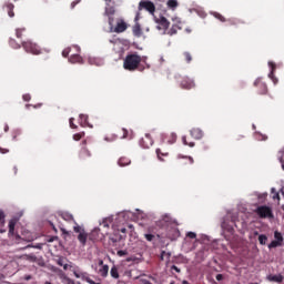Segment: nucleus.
Listing matches in <instances>:
<instances>
[{
  "label": "nucleus",
  "instance_id": "1",
  "mask_svg": "<svg viewBox=\"0 0 284 284\" xmlns=\"http://www.w3.org/2000/svg\"><path fill=\"white\" fill-rule=\"evenodd\" d=\"M141 62H142L141 55H139L138 53H131V54H128L126 58L124 59L123 68L125 71H129V72H134L136 70H139L140 72H143L144 68L140 67Z\"/></svg>",
  "mask_w": 284,
  "mask_h": 284
},
{
  "label": "nucleus",
  "instance_id": "2",
  "mask_svg": "<svg viewBox=\"0 0 284 284\" xmlns=\"http://www.w3.org/2000/svg\"><path fill=\"white\" fill-rule=\"evenodd\" d=\"M255 214L257 215V217H260L262 220H266V219L274 220L275 219L272 207L267 206V205L257 206V209H255Z\"/></svg>",
  "mask_w": 284,
  "mask_h": 284
},
{
  "label": "nucleus",
  "instance_id": "3",
  "mask_svg": "<svg viewBox=\"0 0 284 284\" xmlns=\"http://www.w3.org/2000/svg\"><path fill=\"white\" fill-rule=\"evenodd\" d=\"M22 48L24 49V51L27 53H30L32 55H41L42 54V51H41L40 47L37 43H34L30 40L23 41L22 42Z\"/></svg>",
  "mask_w": 284,
  "mask_h": 284
},
{
  "label": "nucleus",
  "instance_id": "4",
  "mask_svg": "<svg viewBox=\"0 0 284 284\" xmlns=\"http://www.w3.org/2000/svg\"><path fill=\"white\" fill-rule=\"evenodd\" d=\"M274 237H275V240L271 241V243L268 245V250L283 246L284 236L282 235V233L280 231L274 232Z\"/></svg>",
  "mask_w": 284,
  "mask_h": 284
},
{
  "label": "nucleus",
  "instance_id": "5",
  "mask_svg": "<svg viewBox=\"0 0 284 284\" xmlns=\"http://www.w3.org/2000/svg\"><path fill=\"white\" fill-rule=\"evenodd\" d=\"M141 10H146L148 12H150V14H154V12H155V4L152 1L142 0L139 3V11L141 12Z\"/></svg>",
  "mask_w": 284,
  "mask_h": 284
},
{
  "label": "nucleus",
  "instance_id": "6",
  "mask_svg": "<svg viewBox=\"0 0 284 284\" xmlns=\"http://www.w3.org/2000/svg\"><path fill=\"white\" fill-rule=\"evenodd\" d=\"M155 22L159 24L158 30H165L166 31L170 27V22L163 16H161L160 18H155Z\"/></svg>",
  "mask_w": 284,
  "mask_h": 284
},
{
  "label": "nucleus",
  "instance_id": "7",
  "mask_svg": "<svg viewBox=\"0 0 284 284\" xmlns=\"http://www.w3.org/2000/svg\"><path fill=\"white\" fill-rule=\"evenodd\" d=\"M154 141L151 136V134L146 133L145 136H143L140 141V145L143 149H150L153 145Z\"/></svg>",
  "mask_w": 284,
  "mask_h": 284
},
{
  "label": "nucleus",
  "instance_id": "8",
  "mask_svg": "<svg viewBox=\"0 0 284 284\" xmlns=\"http://www.w3.org/2000/svg\"><path fill=\"white\" fill-rule=\"evenodd\" d=\"M16 241L19 242V241H24V242H28V243H31L34 241V236L32 235L31 232H23L22 233V236H20L19 234H16Z\"/></svg>",
  "mask_w": 284,
  "mask_h": 284
},
{
  "label": "nucleus",
  "instance_id": "9",
  "mask_svg": "<svg viewBox=\"0 0 284 284\" xmlns=\"http://www.w3.org/2000/svg\"><path fill=\"white\" fill-rule=\"evenodd\" d=\"M181 88L183 90H192L195 88V82L192 79L185 77L181 81Z\"/></svg>",
  "mask_w": 284,
  "mask_h": 284
},
{
  "label": "nucleus",
  "instance_id": "10",
  "mask_svg": "<svg viewBox=\"0 0 284 284\" xmlns=\"http://www.w3.org/2000/svg\"><path fill=\"white\" fill-rule=\"evenodd\" d=\"M254 85L255 88L260 89V95L267 94V84L264 83L261 79L255 80Z\"/></svg>",
  "mask_w": 284,
  "mask_h": 284
},
{
  "label": "nucleus",
  "instance_id": "11",
  "mask_svg": "<svg viewBox=\"0 0 284 284\" xmlns=\"http://www.w3.org/2000/svg\"><path fill=\"white\" fill-rule=\"evenodd\" d=\"M180 231L178 227H171L166 234V237L171 241H176L180 237Z\"/></svg>",
  "mask_w": 284,
  "mask_h": 284
},
{
  "label": "nucleus",
  "instance_id": "12",
  "mask_svg": "<svg viewBox=\"0 0 284 284\" xmlns=\"http://www.w3.org/2000/svg\"><path fill=\"white\" fill-rule=\"evenodd\" d=\"M268 68H271V73H268V78L273 80V84L278 83V79L275 78L274 72L276 71V63L273 61H268Z\"/></svg>",
  "mask_w": 284,
  "mask_h": 284
},
{
  "label": "nucleus",
  "instance_id": "13",
  "mask_svg": "<svg viewBox=\"0 0 284 284\" xmlns=\"http://www.w3.org/2000/svg\"><path fill=\"white\" fill-rule=\"evenodd\" d=\"M266 280L271 283L281 284L284 281V276L282 274H268V276H266Z\"/></svg>",
  "mask_w": 284,
  "mask_h": 284
},
{
  "label": "nucleus",
  "instance_id": "14",
  "mask_svg": "<svg viewBox=\"0 0 284 284\" xmlns=\"http://www.w3.org/2000/svg\"><path fill=\"white\" fill-rule=\"evenodd\" d=\"M125 30H128V24L124 22L123 19H119L114 32L120 34L121 32H125Z\"/></svg>",
  "mask_w": 284,
  "mask_h": 284
},
{
  "label": "nucleus",
  "instance_id": "15",
  "mask_svg": "<svg viewBox=\"0 0 284 284\" xmlns=\"http://www.w3.org/2000/svg\"><path fill=\"white\" fill-rule=\"evenodd\" d=\"M72 272L77 278H80L84 282H88V280L90 278V275L88 274V272H82L80 270H72Z\"/></svg>",
  "mask_w": 284,
  "mask_h": 284
},
{
  "label": "nucleus",
  "instance_id": "16",
  "mask_svg": "<svg viewBox=\"0 0 284 284\" xmlns=\"http://www.w3.org/2000/svg\"><path fill=\"white\" fill-rule=\"evenodd\" d=\"M90 158H91L90 151L88 150V148L83 146V148L81 149V151L79 152V159H80L82 162H84V161H87V160L90 159Z\"/></svg>",
  "mask_w": 284,
  "mask_h": 284
},
{
  "label": "nucleus",
  "instance_id": "17",
  "mask_svg": "<svg viewBox=\"0 0 284 284\" xmlns=\"http://www.w3.org/2000/svg\"><path fill=\"white\" fill-rule=\"evenodd\" d=\"M191 136L195 140H202V138L204 136V133L201 129L194 128L191 130Z\"/></svg>",
  "mask_w": 284,
  "mask_h": 284
},
{
  "label": "nucleus",
  "instance_id": "18",
  "mask_svg": "<svg viewBox=\"0 0 284 284\" xmlns=\"http://www.w3.org/2000/svg\"><path fill=\"white\" fill-rule=\"evenodd\" d=\"M71 64H84V61L80 54H72L69 59Z\"/></svg>",
  "mask_w": 284,
  "mask_h": 284
},
{
  "label": "nucleus",
  "instance_id": "19",
  "mask_svg": "<svg viewBox=\"0 0 284 284\" xmlns=\"http://www.w3.org/2000/svg\"><path fill=\"white\" fill-rule=\"evenodd\" d=\"M78 241L82 244V246L87 245L88 233L84 230H82V232L78 235Z\"/></svg>",
  "mask_w": 284,
  "mask_h": 284
},
{
  "label": "nucleus",
  "instance_id": "20",
  "mask_svg": "<svg viewBox=\"0 0 284 284\" xmlns=\"http://www.w3.org/2000/svg\"><path fill=\"white\" fill-rule=\"evenodd\" d=\"M118 164L121 168H125V166H129L131 164V160L126 156H121Z\"/></svg>",
  "mask_w": 284,
  "mask_h": 284
},
{
  "label": "nucleus",
  "instance_id": "21",
  "mask_svg": "<svg viewBox=\"0 0 284 284\" xmlns=\"http://www.w3.org/2000/svg\"><path fill=\"white\" fill-rule=\"evenodd\" d=\"M4 8H7V12H8L9 17L13 18L14 17V12H13L14 4L11 2H7L4 4Z\"/></svg>",
  "mask_w": 284,
  "mask_h": 284
},
{
  "label": "nucleus",
  "instance_id": "22",
  "mask_svg": "<svg viewBox=\"0 0 284 284\" xmlns=\"http://www.w3.org/2000/svg\"><path fill=\"white\" fill-rule=\"evenodd\" d=\"M124 239H125V235L119 234V231H118V232H115V233L113 234V236L111 237V242H112V243H118V242H121V241L124 240Z\"/></svg>",
  "mask_w": 284,
  "mask_h": 284
},
{
  "label": "nucleus",
  "instance_id": "23",
  "mask_svg": "<svg viewBox=\"0 0 284 284\" xmlns=\"http://www.w3.org/2000/svg\"><path fill=\"white\" fill-rule=\"evenodd\" d=\"M16 220H10L9 222V236H16L14 229H16Z\"/></svg>",
  "mask_w": 284,
  "mask_h": 284
},
{
  "label": "nucleus",
  "instance_id": "24",
  "mask_svg": "<svg viewBox=\"0 0 284 284\" xmlns=\"http://www.w3.org/2000/svg\"><path fill=\"white\" fill-rule=\"evenodd\" d=\"M89 116L87 114H80V125L82 128L89 126Z\"/></svg>",
  "mask_w": 284,
  "mask_h": 284
},
{
  "label": "nucleus",
  "instance_id": "25",
  "mask_svg": "<svg viewBox=\"0 0 284 284\" xmlns=\"http://www.w3.org/2000/svg\"><path fill=\"white\" fill-rule=\"evenodd\" d=\"M133 34L134 37H142V29L139 22L133 27Z\"/></svg>",
  "mask_w": 284,
  "mask_h": 284
},
{
  "label": "nucleus",
  "instance_id": "26",
  "mask_svg": "<svg viewBox=\"0 0 284 284\" xmlns=\"http://www.w3.org/2000/svg\"><path fill=\"white\" fill-rule=\"evenodd\" d=\"M156 155H158V158H159V160L161 162H164L163 158H168L169 156V152H162L161 149H156Z\"/></svg>",
  "mask_w": 284,
  "mask_h": 284
},
{
  "label": "nucleus",
  "instance_id": "27",
  "mask_svg": "<svg viewBox=\"0 0 284 284\" xmlns=\"http://www.w3.org/2000/svg\"><path fill=\"white\" fill-rule=\"evenodd\" d=\"M6 215L3 213L2 210H0V227L4 226L6 220H4ZM0 233L3 234L6 233V230L0 229Z\"/></svg>",
  "mask_w": 284,
  "mask_h": 284
},
{
  "label": "nucleus",
  "instance_id": "28",
  "mask_svg": "<svg viewBox=\"0 0 284 284\" xmlns=\"http://www.w3.org/2000/svg\"><path fill=\"white\" fill-rule=\"evenodd\" d=\"M61 217H62V220H64L65 222H71V221L75 222L73 215L70 214V213H68V212L62 213V214H61Z\"/></svg>",
  "mask_w": 284,
  "mask_h": 284
},
{
  "label": "nucleus",
  "instance_id": "29",
  "mask_svg": "<svg viewBox=\"0 0 284 284\" xmlns=\"http://www.w3.org/2000/svg\"><path fill=\"white\" fill-rule=\"evenodd\" d=\"M178 30H181V27L179 24H173L172 28L168 31V34L173 37V34L178 33Z\"/></svg>",
  "mask_w": 284,
  "mask_h": 284
},
{
  "label": "nucleus",
  "instance_id": "30",
  "mask_svg": "<svg viewBox=\"0 0 284 284\" xmlns=\"http://www.w3.org/2000/svg\"><path fill=\"white\" fill-rule=\"evenodd\" d=\"M111 276H112L114 280H119L120 274H119V268H118V266H115V265L112 266V268H111Z\"/></svg>",
  "mask_w": 284,
  "mask_h": 284
},
{
  "label": "nucleus",
  "instance_id": "31",
  "mask_svg": "<svg viewBox=\"0 0 284 284\" xmlns=\"http://www.w3.org/2000/svg\"><path fill=\"white\" fill-rule=\"evenodd\" d=\"M99 273L102 277H106L109 275V265H103L102 268H100Z\"/></svg>",
  "mask_w": 284,
  "mask_h": 284
},
{
  "label": "nucleus",
  "instance_id": "32",
  "mask_svg": "<svg viewBox=\"0 0 284 284\" xmlns=\"http://www.w3.org/2000/svg\"><path fill=\"white\" fill-rule=\"evenodd\" d=\"M183 58L187 64H191V62L193 61V55L189 51H185L183 53Z\"/></svg>",
  "mask_w": 284,
  "mask_h": 284
},
{
  "label": "nucleus",
  "instance_id": "33",
  "mask_svg": "<svg viewBox=\"0 0 284 284\" xmlns=\"http://www.w3.org/2000/svg\"><path fill=\"white\" fill-rule=\"evenodd\" d=\"M9 45H11L13 50H19L21 48V45L13 38H10Z\"/></svg>",
  "mask_w": 284,
  "mask_h": 284
},
{
  "label": "nucleus",
  "instance_id": "34",
  "mask_svg": "<svg viewBox=\"0 0 284 284\" xmlns=\"http://www.w3.org/2000/svg\"><path fill=\"white\" fill-rule=\"evenodd\" d=\"M114 14H115L114 7H109L105 9L104 17H114Z\"/></svg>",
  "mask_w": 284,
  "mask_h": 284
},
{
  "label": "nucleus",
  "instance_id": "35",
  "mask_svg": "<svg viewBox=\"0 0 284 284\" xmlns=\"http://www.w3.org/2000/svg\"><path fill=\"white\" fill-rule=\"evenodd\" d=\"M257 241L260 242V245H266V243H267V235L260 234V236H257Z\"/></svg>",
  "mask_w": 284,
  "mask_h": 284
},
{
  "label": "nucleus",
  "instance_id": "36",
  "mask_svg": "<svg viewBox=\"0 0 284 284\" xmlns=\"http://www.w3.org/2000/svg\"><path fill=\"white\" fill-rule=\"evenodd\" d=\"M178 6H179L178 0H169V1H168V7H169L171 10H174Z\"/></svg>",
  "mask_w": 284,
  "mask_h": 284
},
{
  "label": "nucleus",
  "instance_id": "37",
  "mask_svg": "<svg viewBox=\"0 0 284 284\" xmlns=\"http://www.w3.org/2000/svg\"><path fill=\"white\" fill-rule=\"evenodd\" d=\"M23 32H26V28H18V29L16 30V37H17V39H22Z\"/></svg>",
  "mask_w": 284,
  "mask_h": 284
},
{
  "label": "nucleus",
  "instance_id": "38",
  "mask_svg": "<svg viewBox=\"0 0 284 284\" xmlns=\"http://www.w3.org/2000/svg\"><path fill=\"white\" fill-rule=\"evenodd\" d=\"M89 64L100 67L101 61L99 59H95V58H89Z\"/></svg>",
  "mask_w": 284,
  "mask_h": 284
},
{
  "label": "nucleus",
  "instance_id": "39",
  "mask_svg": "<svg viewBox=\"0 0 284 284\" xmlns=\"http://www.w3.org/2000/svg\"><path fill=\"white\" fill-rule=\"evenodd\" d=\"M213 17H215V19H219V21H222V23H225L226 19L224 18V16H222L219 12H213Z\"/></svg>",
  "mask_w": 284,
  "mask_h": 284
},
{
  "label": "nucleus",
  "instance_id": "40",
  "mask_svg": "<svg viewBox=\"0 0 284 284\" xmlns=\"http://www.w3.org/2000/svg\"><path fill=\"white\" fill-rule=\"evenodd\" d=\"M85 133L84 132H80V133H75L73 135V140L79 142L80 140H82L84 138Z\"/></svg>",
  "mask_w": 284,
  "mask_h": 284
},
{
  "label": "nucleus",
  "instance_id": "41",
  "mask_svg": "<svg viewBox=\"0 0 284 284\" xmlns=\"http://www.w3.org/2000/svg\"><path fill=\"white\" fill-rule=\"evenodd\" d=\"M63 284H75V281L72 280L71 277L64 275L63 276Z\"/></svg>",
  "mask_w": 284,
  "mask_h": 284
},
{
  "label": "nucleus",
  "instance_id": "42",
  "mask_svg": "<svg viewBox=\"0 0 284 284\" xmlns=\"http://www.w3.org/2000/svg\"><path fill=\"white\" fill-rule=\"evenodd\" d=\"M229 22H231V26H241V23H245L243 20L241 19H233V20H229Z\"/></svg>",
  "mask_w": 284,
  "mask_h": 284
},
{
  "label": "nucleus",
  "instance_id": "43",
  "mask_svg": "<svg viewBox=\"0 0 284 284\" xmlns=\"http://www.w3.org/2000/svg\"><path fill=\"white\" fill-rule=\"evenodd\" d=\"M74 224H75V226L73 227V231H74L75 233L81 234L82 231H84V229H82L75 221H74Z\"/></svg>",
  "mask_w": 284,
  "mask_h": 284
},
{
  "label": "nucleus",
  "instance_id": "44",
  "mask_svg": "<svg viewBox=\"0 0 284 284\" xmlns=\"http://www.w3.org/2000/svg\"><path fill=\"white\" fill-rule=\"evenodd\" d=\"M182 141H183L184 145H186V146H190V148H194L195 146L194 142H190V143L187 142L186 136H183Z\"/></svg>",
  "mask_w": 284,
  "mask_h": 284
},
{
  "label": "nucleus",
  "instance_id": "45",
  "mask_svg": "<svg viewBox=\"0 0 284 284\" xmlns=\"http://www.w3.org/2000/svg\"><path fill=\"white\" fill-rule=\"evenodd\" d=\"M71 53V48H67V49H64L63 51H62V55H63V58H68L69 57V54Z\"/></svg>",
  "mask_w": 284,
  "mask_h": 284
},
{
  "label": "nucleus",
  "instance_id": "46",
  "mask_svg": "<svg viewBox=\"0 0 284 284\" xmlns=\"http://www.w3.org/2000/svg\"><path fill=\"white\" fill-rule=\"evenodd\" d=\"M128 255V251L126 250H119L118 251V256L123 257Z\"/></svg>",
  "mask_w": 284,
  "mask_h": 284
},
{
  "label": "nucleus",
  "instance_id": "47",
  "mask_svg": "<svg viewBox=\"0 0 284 284\" xmlns=\"http://www.w3.org/2000/svg\"><path fill=\"white\" fill-rule=\"evenodd\" d=\"M108 19H109V24L111 27V30H113V23H114V18L113 16H108Z\"/></svg>",
  "mask_w": 284,
  "mask_h": 284
},
{
  "label": "nucleus",
  "instance_id": "48",
  "mask_svg": "<svg viewBox=\"0 0 284 284\" xmlns=\"http://www.w3.org/2000/svg\"><path fill=\"white\" fill-rule=\"evenodd\" d=\"M145 239L148 242H152L154 240V235L151 233L145 234Z\"/></svg>",
  "mask_w": 284,
  "mask_h": 284
},
{
  "label": "nucleus",
  "instance_id": "49",
  "mask_svg": "<svg viewBox=\"0 0 284 284\" xmlns=\"http://www.w3.org/2000/svg\"><path fill=\"white\" fill-rule=\"evenodd\" d=\"M165 256H168V258H170L171 257V253H166L165 251H162L161 261H164Z\"/></svg>",
  "mask_w": 284,
  "mask_h": 284
},
{
  "label": "nucleus",
  "instance_id": "50",
  "mask_svg": "<svg viewBox=\"0 0 284 284\" xmlns=\"http://www.w3.org/2000/svg\"><path fill=\"white\" fill-rule=\"evenodd\" d=\"M187 237L191 239V240H195L196 239V233L195 232H189Z\"/></svg>",
  "mask_w": 284,
  "mask_h": 284
},
{
  "label": "nucleus",
  "instance_id": "51",
  "mask_svg": "<svg viewBox=\"0 0 284 284\" xmlns=\"http://www.w3.org/2000/svg\"><path fill=\"white\" fill-rule=\"evenodd\" d=\"M122 132H123L122 139H128V138H129V131L123 128V129H122Z\"/></svg>",
  "mask_w": 284,
  "mask_h": 284
},
{
  "label": "nucleus",
  "instance_id": "52",
  "mask_svg": "<svg viewBox=\"0 0 284 284\" xmlns=\"http://www.w3.org/2000/svg\"><path fill=\"white\" fill-rule=\"evenodd\" d=\"M73 122H74V118H71L70 119V126H71V129L75 130V129H78V126Z\"/></svg>",
  "mask_w": 284,
  "mask_h": 284
},
{
  "label": "nucleus",
  "instance_id": "53",
  "mask_svg": "<svg viewBox=\"0 0 284 284\" xmlns=\"http://www.w3.org/2000/svg\"><path fill=\"white\" fill-rule=\"evenodd\" d=\"M30 100H31V95L29 93L23 94V101L24 102H30Z\"/></svg>",
  "mask_w": 284,
  "mask_h": 284
},
{
  "label": "nucleus",
  "instance_id": "54",
  "mask_svg": "<svg viewBox=\"0 0 284 284\" xmlns=\"http://www.w3.org/2000/svg\"><path fill=\"white\" fill-rule=\"evenodd\" d=\"M171 136H172V141H170V143L174 144L176 142L178 136L175 133H172Z\"/></svg>",
  "mask_w": 284,
  "mask_h": 284
},
{
  "label": "nucleus",
  "instance_id": "55",
  "mask_svg": "<svg viewBox=\"0 0 284 284\" xmlns=\"http://www.w3.org/2000/svg\"><path fill=\"white\" fill-rule=\"evenodd\" d=\"M146 60H148V58H146V57H143L141 63H144V64L146 65V68L150 69L151 65L146 62Z\"/></svg>",
  "mask_w": 284,
  "mask_h": 284
},
{
  "label": "nucleus",
  "instance_id": "56",
  "mask_svg": "<svg viewBox=\"0 0 284 284\" xmlns=\"http://www.w3.org/2000/svg\"><path fill=\"white\" fill-rule=\"evenodd\" d=\"M20 135V132L19 131H14L13 132V135H12V140L13 141H17V138Z\"/></svg>",
  "mask_w": 284,
  "mask_h": 284
},
{
  "label": "nucleus",
  "instance_id": "57",
  "mask_svg": "<svg viewBox=\"0 0 284 284\" xmlns=\"http://www.w3.org/2000/svg\"><path fill=\"white\" fill-rule=\"evenodd\" d=\"M58 265L59 266H63L64 264V258L63 257H60L58 261H57Z\"/></svg>",
  "mask_w": 284,
  "mask_h": 284
},
{
  "label": "nucleus",
  "instance_id": "58",
  "mask_svg": "<svg viewBox=\"0 0 284 284\" xmlns=\"http://www.w3.org/2000/svg\"><path fill=\"white\" fill-rule=\"evenodd\" d=\"M172 271H175L176 273H181V268L176 265H172Z\"/></svg>",
  "mask_w": 284,
  "mask_h": 284
},
{
  "label": "nucleus",
  "instance_id": "59",
  "mask_svg": "<svg viewBox=\"0 0 284 284\" xmlns=\"http://www.w3.org/2000/svg\"><path fill=\"white\" fill-rule=\"evenodd\" d=\"M87 283H89V284H102V283H100V282H94L91 277H89V280L87 281Z\"/></svg>",
  "mask_w": 284,
  "mask_h": 284
},
{
  "label": "nucleus",
  "instance_id": "60",
  "mask_svg": "<svg viewBox=\"0 0 284 284\" xmlns=\"http://www.w3.org/2000/svg\"><path fill=\"white\" fill-rule=\"evenodd\" d=\"M216 280H217L219 282L223 281V280H224L223 274H217V275H216Z\"/></svg>",
  "mask_w": 284,
  "mask_h": 284
},
{
  "label": "nucleus",
  "instance_id": "61",
  "mask_svg": "<svg viewBox=\"0 0 284 284\" xmlns=\"http://www.w3.org/2000/svg\"><path fill=\"white\" fill-rule=\"evenodd\" d=\"M0 152H1V154H7V153H9V150L0 146Z\"/></svg>",
  "mask_w": 284,
  "mask_h": 284
},
{
  "label": "nucleus",
  "instance_id": "62",
  "mask_svg": "<svg viewBox=\"0 0 284 284\" xmlns=\"http://www.w3.org/2000/svg\"><path fill=\"white\" fill-rule=\"evenodd\" d=\"M140 19H141V13L138 12L136 16H135V19H134L135 23H139L138 21H139Z\"/></svg>",
  "mask_w": 284,
  "mask_h": 284
},
{
  "label": "nucleus",
  "instance_id": "63",
  "mask_svg": "<svg viewBox=\"0 0 284 284\" xmlns=\"http://www.w3.org/2000/svg\"><path fill=\"white\" fill-rule=\"evenodd\" d=\"M32 280V275L28 274V275H24V281L29 282Z\"/></svg>",
  "mask_w": 284,
  "mask_h": 284
},
{
  "label": "nucleus",
  "instance_id": "64",
  "mask_svg": "<svg viewBox=\"0 0 284 284\" xmlns=\"http://www.w3.org/2000/svg\"><path fill=\"white\" fill-rule=\"evenodd\" d=\"M79 3V1H73L72 3H71V8H72V10H73V8H75V6Z\"/></svg>",
  "mask_w": 284,
  "mask_h": 284
}]
</instances>
